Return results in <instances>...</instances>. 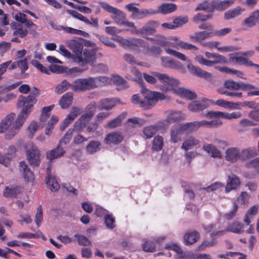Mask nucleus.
Wrapping results in <instances>:
<instances>
[{
  "instance_id": "obj_1",
  "label": "nucleus",
  "mask_w": 259,
  "mask_h": 259,
  "mask_svg": "<svg viewBox=\"0 0 259 259\" xmlns=\"http://www.w3.org/2000/svg\"><path fill=\"white\" fill-rule=\"evenodd\" d=\"M38 94V90L34 87L27 97L23 96H20L19 97L18 104L19 107H22V109L17 117V128L20 127L23 124L31 113L32 108L36 103V98Z\"/></svg>"
},
{
  "instance_id": "obj_2",
  "label": "nucleus",
  "mask_w": 259,
  "mask_h": 259,
  "mask_svg": "<svg viewBox=\"0 0 259 259\" xmlns=\"http://www.w3.org/2000/svg\"><path fill=\"white\" fill-rule=\"evenodd\" d=\"M224 88L220 93L233 98H241L242 93L239 90L249 92L256 89V87L250 83L243 81L236 82L231 79L227 80L224 83Z\"/></svg>"
},
{
  "instance_id": "obj_3",
  "label": "nucleus",
  "mask_w": 259,
  "mask_h": 259,
  "mask_svg": "<svg viewBox=\"0 0 259 259\" xmlns=\"http://www.w3.org/2000/svg\"><path fill=\"white\" fill-rule=\"evenodd\" d=\"M141 93L145 98L144 101L140 100L138 95L135 94L132 96V102L139 104L145 109H150L153 108L159 100L164 99V95L157 92H152L142 87Z\"/></svg>"
},
{
  "instance_id": "obj_4",
  "label": "nucleus",
  "mask_w": 259,
  "mask_h": 259,
  "mask_svg": "<svg viewBox=\"0 0 259 259\" xmlns=\"http://www.w3.org/2000/svg\"><path fill=\"white\" fill-rule=\"evenodd\" d=\"M7 131L6 138L12 139L16 134V119L15 113H11L4 118L0 123V133Z\"/></svg>"
},
{
  "instance_id": "obj_5",
  "label": "nucleus",
  "mask_w": 259,
  "mask_h": 259,
  "mask_svg": "<svg viewBox=\"0 0 259 259\" xmlns=\"http://www.w3.org/2000/svg\"><path fill=\"white\" fill-rule=\"evenodd\" d=\"M26 159L32 167L39 166L41 161V154L37 147L33 143H28L25 146Z\"/></svg>"
},
{
  "instance_id": "obj_6",
  "label": "nucleus",
  "mask_w": 259,
  "mask_h": 259,
  "mask_svg": "<svg viewBox=\"0 0 259 259\" xmlns=\"http://www.w3.org/2000/svg\"><path fill=\"white\" fill-rule=\"evenodd\" d=\"M154 75L162 84L161 85L160 89L164 92L168 91H173L177 89V85L179 84V81L166 74L156 72Z\"/></svg>"
},
{
  "instance_id": "obj_7",
  "label": "nucleus",
  "mask_w": 259,
  "mask_h": 259,
  "mask_svg": "<svg viewBox=\"0 0 259 259\" xmlns=\"http://www.w3.org/2000/svg\"><path fill=\"white\" fill-rule=\"evenodd\" d=\"M35 24L27 19L25 14L19 13L17 14V37H25L28 32V28Z\"/></svg>"
},
{
  "instance_id": "obj_8",
  "label": "nucleus",
  "mask_w": 259,
  "mask_h": 259,
  "mask_svg": "<svg viewBox=\"0 0 259 259\" xmlns=\"http://www.w3.org/2000/svg\"><path fill=\"white\" fill-rule=\"evenodd\" d=\"M100 4L104 10L111 14V18L117 24L119 25L123 22L124 18H126V15L124 12L107 3L102 2Z\"/></svg>"
},
{
  "instance_id": "obj_9",
  "label": "nucleus",
  "mask_w": 259,
  "mask_h": 259,
  "mask_svg": "<svg viewBox=\"0 0 259 259\" xmlns=\"http://www.w3.org/2000/svg\"><path fill=\"white\" fill-rule=\"evenodd\" d=\"M213 60H208L205 59L202 56L198 55L195 57V60L200 65L211 67L214 64L222 63L227 64L228 63L227 59L219 54L214 53L212 58Z\"/></svg>"
},
{
  "instance_id": "obj_10",
  "label": "nucleus",
  "mask_w": 259,
  "mask_h": 259,
  "mask_svg": "<svg viewBox=\"0 0 259 259\" xmlns=\"http://www.w3.org/2000/svg\"><path fill=\"white\" fill-rule=\"evenodd\" d=\"M66 44L68 47L74 53L76 60L79 63L83 62L82 58L83 46L81 42L77 40L71 39L67 40Z\"/></svg>"
},
{
  "instance_id": "obj_11",
  "label": "nucleus",
  "mask_w": 259,
  "mask_h": 259,
  "mask_svg": "<svg viewBox=\"0 0 259 259\" xmlns=\"http://www.w3.org/2000/svg\"><path fill=\"white\" fill-rule=\"evenodd\" d=\"M80 113L81 109L80 108L73 106L71 108L69 114L64 119L61 125L60 130L64 131Z\"/></svg>"
},
{
  "instance_id": "obj_12",
  "label": "nucleus",
  "mask_w": 259,
  "mask_h": 259,
  "mask_svg": "<svg viewBox=\"0 0 259 259\" xmlns=\"http://www.w3.org/2000/svg\"><path fill=\"white\" fill-rule=\"evenodd\" d=\"M19 170L20 174L22 176L25 181L32 182L34 180L33 172L30 170L25 161L19 162Z\"/></svg>"
},
{
  "instance_id": "obj_13",
  "label": "nucleus",
  "mask_w": 259,
  "mask_h": 259,
  "mask_svg": "<svg viewBox=\"0 0 259 259\" xmlns=\"http://www.w3.org/2000/svg\"><path fill=\"white\" fill-rule=\"evenodd\" d=\"M211 102L210 100L206 98L200 100L193 101L190 103L188 108L193 112H199L207 108Z\"/></svg>"
},
{
  "instance_id": "obj_14",
  "label": "nucleus",
  "mask_w": 259,
  "mask_h": 259,
  "mask_svg": "<svg viewBox=\"0 0 259 259\" xmlns=\"http://www.w3.org/2000/svg\"><path fill=\"white\" fill-rule=\"evenodd\" d=\"M162 65L166 68H169L177 70H183L184 68L182 64L176 60H172L168 57H161V58Z\"/></svg>"
},
{
  "instance_id": "obj_15",
  "label": "nucleus",
  "mask_w": 259,
  "mask_h": 259,
  "mask_svg": "<svg viewBox=\"0 0 259 259\" xmlns=\"http://www.w3.org/2000/svg\"><path fill=\"white\" fill-rule=\"evenodd\" d=\"M158 23L154 20H150L146 22L141 28V35H152L156 32Z\"/></svg>"
},
{
  "instance_id": "obj_16",
  "label": "nucleus",
  "mask_w": 259,
  "mask_h": 259,
  "mask_svg": "<svg viewBox=\"0 0 259 259\" xmlns=\"http://www.w3.org/2000/svg\"><path fill=\"white\" fill-rule=\"evenodd\" d=\"M240 184V180L238 176L234 174L228 176L226 186L225 187L226 193H229L231 190L238 188Z\"/></svg>"
},
{
  "instance_id": "obj_17",
  "label": "nucleus",
  "mask_w": 259,
  "mask_h": 259,
  "mask_svg": "<svg viewBox=\"0 0 259 259\" xmlns=\"http://www.w3.org/2000/svg\"><path fill=\"white\" fill-rule=\"evenodd\" d=\"M46 183L52 191H56L60 188V185L55 180V177L51 174V169L50 166L47 169Z\"/></svg>"
},
{
  "instance_id": "obj_18",
  "label": "nucleus",
  "mask_w": 259,
  "mask_h": 259,
  "mask_svg": "<svg viewBox=\"0 0 259 259\" xmlns=\"http://www.w3.org/2000/svg\"><path fill=\"white\" fill-rule=\"evenodd\" d=\"M122 140L123 136L120 133L113 132L106 136L104 143L107 145H116L120 143Z\"/></svg>"
},
{
  "instance_id": "obj_19",
  "label": "nucleus",
  "mask_w": 259,
  "mask_h": 259,
  "mask_svg": "<svg viewBox=\"0 0 259 259\" xmlns=\"http://www.w3.org/2000/svg\"><path fill=\"white\" fill-rule=\"evenodd\" d=\"M225 159L227 161L234 163L240 159L239 149L237 147H231L225 151Z\"/></svg>"
},
{
  "instance_id": "obj_20",
  "label": "nucleus",
  "mask_w": 259,
  "mask_h": 259,
  "mask_svg": "<svg viewBox=\"0 0 259 259\" xmlns=\"http://www.w3.org/2000/svg\"><path fill=\"white\" fill-rule=\"evenodd\" d=\"M116 101L113 99L106 98L101 100L98 103L97 108L99 110L102 111L110 110L116 106Z\"/></svg>"
},
{
  "instance_id": "obj_21",
  "label": "nucleus",
  "mask_w": 259,
  "mask_h": 259,
  "mask_svg": "<svg viewBox=\"0 0 259 259\" xmlns=\"http://www.w3.org/2000/svg\"><path fill=\"white\" fill-rule=\"evenodd\" d=\"M187 68L191 74L195 75L198 77L208 78L211 76V74L210 73L206 72L200 68L193 65H188Z\"/></svg>"
},
{
  "instance_id": "obj_22",
  "label": "nucleus",
  "mask_w": 259,
  "mask_h": 259,
  "mask_svg": "<svg viewBox=\"0 0 259 259\" xmlns=\"http://www.w3.org/2000/svg\"><path fill=\"white\" fill-rule=\"evenodd\" d=\"M230 62L237 63L241 65H243L248 67H255L259 68V65L254 64L251 61L243 56H233L229 59Z\"/></svg>"
},
{
  "instance_id": "obj_23",
  "label": "nucleus",
  "mask_w": 259,
  "mask_h": 259,
  "mask_svg": "<svg viewBox=\"0 0 259 259\" xmlns=\"http://www.w3.org/2000/svg\"><path fill=\"white\" fill-rule=\"evenodd\" d=\"M183 119V114L180 111H170L168 114L167 119L162 123L163 125L168 126L171 122H175Z\"/></svg>"
},
{
  "instance_id": "obj_24",
  "label": "nucleus",
  "mask_w": 259,
  "mask_h": 259,
  "mask_svg": "<svg viewBox=\"0 0 259 259\" xmlns=\"http://www.w3.org/2000/svg\"><path fill=\"white\" fill-rule=\"evenodd\" d=\"M91 119L81 115V116L74 122V130L79 133L83 132Z\"/></svg>"
},
{
  "instance_id": "obj_25",
  "label": "nucleus",
  "mask_w": 259,
  "mask_h": 259,
  "mask_svg": "<svg viewBox=\"0 0 259 259\" xmlns=\"http://www.w3.org/2000/svg\"><path fill=\"white\" fill-rule=\"evenodd\" d=\"M199 238V234L195 231L186 233L183 237L184 243L186 245L195 243Z\"/></svg>"
},
{
  "instance_id": "obj_26",
  "label": "nucleus",
  "mask_w": 259,
  "mask_h": 259,
  "mask_svg": "<svg viewBox=\"0 0 259 259\" xmlns=\"http://www.w3.org/2000/svg\"><path fill=\"white\" fill-rule=\"evenodd\" d=\"M203 149L207 153L210 154L213 158H221L222 157V154L221 151L213 145L211 144H206L203 146Z\"/></svg>"
},
{
  "instance_id": "obj_27",
  "label": "nucleus",
  "mask_w": 259,
  "mask_h": 259,
  "mask_svg": "<svg viewBox=\"0 0 259 259\" xmlns=\"http://www.w3.org/2000/svg\"><path fill=\"white\" fill-rule=\"evenodd\" d=\"M213 36V32L207 31H203L197 32L194 33L193 35L190 36V39L194 40L196 41L201 42L202 40L209 38Z\"/></svg>"
},
{
  "instance_id": "obj_28",
  "label": "nucleus",
  "mask_w": 259,
  "mask_h": 259,
  "mask_svg": "<svg viewBox=\"0 0 259 259\" xmlns=\"http://www.w3.org/2000/svg\"><path fill=\"white\" fill-rule=\"evenodd\" d=\"M259 21V9L253 12L249 17L245 18L243 24L249 27L254 26Z\"/></svg>"
},
{
  "instance_id": "obj_29",
  "label": "nucleus",
  "mask_w": 259,
  "mask_h": 259,
  "mask_svg": "<svg viewBox=\"0 0 259 259\" xmlns=\"http://www.w3.org/2000/svg\"><path fill=\"white\" fill-rule=\"evenodd\" d=\"M199 143L200 142L198 139L191 136L184 141L181 146V149L184 150L185 151H188L189 150H190L194 147L198 145Z\"/></svg>"
},
{
  "instance_id": "obj_30",
  "label": "nucleus",
  "mask_w": 259,
  "mask_h": 259,
  "mask_svg": "<svg viewBox=\"0 0 259 259\" xmlns=\"http://www.w3.org/2000/svg\"><path fill=\"white\" fill-rule=\"evenodd\" d=\"M174 93L188 99H193L196 98V95L195 93L183 88H177V89H174Z\"/></svg>"
},
{
  "instance_id": "obj_31",
  "label": "nucleus",
  "mask_w": 259,
  "mask_h": 259,
  "mask_svg": "<svg viewBox=\"0 0 259 259\" xmlns=\"http://www.w3.org/2000/svg\"><path fill=\"white\" fill-rule=\"evenodd\" d=\"M64 153L65 151L59 144L56 148L48 152L46 157L49 160H52L63 156Z\"/></svg>"
},
{
  "instance_id": "obj_32",
  "label": "nucleus",
  "mask_w": 259,
  "mask_h": 259,
  "mask_svg": "<svg viewBox=\"0 0 259 259\" xmlns=\"http://www.w3.org/2000/svg\"><path fill=\"white\" fill-rule=\"evenodd\" d=\"M184 132L181 129V126H175L171 128L170 141L172 143H177L181 140V135Z\"/></svg>"
},
{
  "instance_id": "obj_33",
  "label": "nucleus",
  "mask_w": 259,
  "mask_h": 259,
  "mask_svg": "<svg viewBox=\"0 0 259 259\" xmlns=\"http://www.w3.org/2000/svg\"><path fill=\"white\" fill-rule=\"evenodd\" d=\"M234 2V0H226L223 2L212 0L213 11L214 10H224L229 7L230 5L233 4Z\"/></svg>"
},
{
  "instance_id": "obj_34",
  "label": "nucleus",
  "mask_w": 259,
  "mask_h": 259,
  "mask_svg": "<svg viewBox=\"0 0 259 259\" xmlns=\"http://www.w3.org/2000/svg\"><path fill=\"white\" fill-rule=\"evenodd\" d=\"M126 115V112H122L115 118L108 122L106 127L109 128H114L120 126L122 121L125 118Z\"/></svg>"
},
{
  "instance_id": "obj_35",
  "label": "nucleus",
  "mask_w": 259,
  "mask_h": 259,
  "mask_svg": "<svg viewBox=\"0 0 259 259\" xmlns=\"http://www.w3.org/2000/svg\"><path fill=\"white\" fill-rule=\"evenodd\" d=\"M73 99V94L71 92H68L62 96L59 104L61 108L66 109L71 104Z\"/></svg>"
},
{
  "instance_id": "obj_36",
  "label": "nucleus",
  "mask_w": 259,
  "mask_h": 259,
  "mask_svg": "<svg viewBox=\"0 0 259 259\" xmlns=\"http://www.w3.org/2000/svg\"><path fill=\"white\" fill-rule=\"evenodd\" d=\"M256 154V151L253 148H248L242 150L241 151L239 150L240 159L241 160H245L249 158L254 156Z\"/></svg>"
},
{
  "instance_id": "obj_37",
  "label": "nucleus",
  "mask_w": 259,
  "mask_h": 259,
  "mask_svg": "<svg viewBox=\"0 0 259 259\" xmlns=\"http://www.w3.org/2000/svg\"><path fill=\"white\" fill-rule=\"evenodd\" d=\"M177 8V6L174 4H163L159 7L158 12L166 14L175 11Z\"/></svg>"
},
{
  "instance_id": "obj_38",
  "label": "nucleus",
  "mask_w": 259,
  "mask_h": 259,
  "mask_svg": "<svg viewBox=\"0 0 259 259\" xmlns=\"http://www.w3.org/2000/svg\"><path fill=\"white\" fill-rule=\"evenodd\" d=\"M244 11V9H242L240 7H237L232 10L227 11L225 13L224 17L225 19L229 20L238 16Z\"/></svg>"
},
{
  "instance_id": "obj_39",
  "label": "nucleus",
  "mask_w": 259,
  "mask_h": 259,
  "mask_svg": "<svg viewBox=\"0 0 259 259\" xmlns=\"http://www.w3.org/2000/svg\"><path fill=\"white\" fill-rule=\"evenodd\" d=\"M97 106L98 105H97L95 102H91L86 106L85 108V112L82 115L92 119L95 113Z\"/></svg>"
},
{
  "instance_id": "obj_40",
  "label": "nucleus",
  "mask_w": 259,
  "mask_h": 259,
  "mask_svg": "<svg viewBox=\"0 0 259 259\" xmlns=\"http://www.w3.org/2000/svg\"><path fill=\"white\" fill-rule=\"evenodd\" d=\"M243 225L242 223L234 222L229 225L226 229L227 232L241 234L243 232Z\"/></svg>"
},
{
  "instance_id": "obj_41",
  "label": "nucleus",
  "mask_w": 259,
  "mask_h": 259,
  "mask_svg": "<svg viewBox=\"0 0 259 259\" xmlns=\"http://www.w3.org/2000/svg\"><path fill=\"white\" fill-rule=\"evenodd\" d=\"M163 146V139L160 136H156L153 140L152 150L156 151L161 150Z\"/></svg>"
},
{
  "instance_id": "obj_42",
  "label": "nucleus",
  "mask_w": 259,
  "mask_h": 259,
  "mask_svg": "<svg viewBox=\"0 0 259 259\" xmlns=\"http://www.w3.org/2000/svg\"><path fill=\"white\" fill-rule=\"evenodd\" d=\"M16 67V63L13 62L12 63L11 61H9L0 64V80L3 78L2 75L6 71L7 68H9L10 70H12L15 69Z\"/></svg>"
},
{
  "instance_id": "obj_43",
  "label": "nucleus",
  "mask_w": 259,
  "mask_h": 259,
  "mask_svg": "<svg viewBox=\"0 0 259 259\" xmlns=\"http://www.w3.org/2000/svg\"><path fill=\"white\" fill-rule=\"evenodd\" d=\"M101 143L98 141H91L86 147L87 151L90 154L94 153L100 150Z\"/></svg>"
},
{
  "instance_id": "obj_44",
  "label": "nucleus",
  "mask_w": 259,
  "mask_h": 259,
  "mask_svg": "<svg viewBox=\"0 0 259 259\" xmlns=\"http://www.w3.org/2000/svg\"><path fill=\"white\" fill-rule=\"evenodd\" d=\"M197 123V121L184 123L181 125V129L183 130L184 132L188 133L195 131L199 128Z\"/></svg>"
},
{
  "instance_id": "obj_45",
  "label": "nucleus",
  "mask_w": 259,
  "mask_h": 259,
  "mask_svg": "<svg viewBox=\"0 0 259 259\" xmlns=\"http://www.w3.org/2000/svg\"><path fill=\"white\" fill-rule=\"evenodd\" d=\"M158 126L156 125H151L146 126L143 130V134L146 138L150 139L152 138L158 131Z\"/></svg>"
},
{
  "instance_id": "obj_46",
  "label": "nucleus",
  "mask_w": 259,
  "mask_h": 259,
  "mask_svg": "<svg viewBox=\"0 0 259 259\" xmlns=\"http://www.w3.org/2000/svg\"><path fill=\"white\" fill-rule=\"evenodd\" d=\"M85 90H90L97 88L96 84H98L97 79H94V77H90L87 78H83Z\"/></svg>"
},
{
  "instance_id": "obj_47",
  "label": "nucleus",
  "mask_w": 259,
  "mask_h": 259,
  "mask_svg": "<svg viewBox=\"0 0 259 259\" xmlns=\"http://www.w3.org/2000/svg\"><path fill=\"white\" fill-rule=\"evenodd\" d=\"M71 86H72V85L66 79H64L56 87L55 92L57 94H61L68 90Z\"/></svg>"
},
{
  "instance_id": "obj_48",
  "label": "nucleus",
  "mask_w": 259,
  "mask_h": 259,
  "mask_svg": "<svg viewBox=\"0 0 259 259\" xmlns=\"http://www.w3.org/2000/svg\"><path fill=\"white\" fill-rule=\"evenodd\" d=\"M164 50L168 55L174 56L182 61H187V58L186 57V56L180 52H179L169 48H165Z\"/></svg>"
},
{
  "instance_id": "obj_49",
  "label": "nucleus",
  "mask_w": 259,
  "mask_h": 259,
  "mask_svg": "<svg viewBox=\"0 0 259 259\" xmlns=\"http://www.w3.org/2000/svg\"><path fill=\"white\" fill-rule=\"evenodd\" d=\"M58 121V117L56 116L53 115L48 121L46 129L45 130V134L47 135H50L52 133V130L54 128V126L56 124Z\"/></svg>"
},
{
  "instance_id": "obj_50",
  "label": "nucleus",
  "mask_w": 259,
  "mask_h": 259,
  "mask_svg": "<svg viewBox=\"0 0 259 259\" xmlns=\"http://www.w3.org/2000/svg\"><path fill=\"white\" fill-rule=\"evenodd\" d=\"M129 49H134L135 47L145 46V41L141 38H130Z\"/></svg>"
},
{
  "instance_id": "obj_51",
  "label": "nucleus",
  "mask_w": 259,
  "mask_h": 259,
  "mask_svg": "<svg viewBox=\"0 0 259 259\" xmlns=\"http://www.w3.org/2000/svg\"><path fill=\"white\" fill-rule=\"evenodd\" d=\"M196 11L205 10L207 12H213L212 1L208 3L205 1L200 4L195 9Z\"/></svg>"
},
{
  "instance_id": "obj_52",
  "label": "nucleus",
  "mask_w": 259,
  "mask_h": 259,
  "mask_svg": "<svg viewBox=\"0 0 259 259\" xmlns=\"http://www.w3.org/2000/svg\"><path fill=\"white\" fill-rule=\"evenodd\" d=\"M54 105L44 107L42 108L40 119L41 121H45L50 115V112L54 108Z\"/></svg>"
},
{
  "instance_id": "obj_53",
  "label": "nucleus",
  "mask_w": 259,
  "mask_h": 259,
  "mask_svg": "<svg viewBox=\"0 0 259 259\" xmlns=\"http://www.w3.org/2000/svg\"><path fill=\"white\" fill-rule=\"evenodd\" d=\"M74 237L76 238L78 244L82 246L91 245V241L85 236L80 234H75Z\"/></svg>"
},
{
  "instance_id": "obj_54",
  "label": "nucleus",
  "mask_w": 259,
  "mask_h": 259,
  "mask_svg": "<svg viewBox=\"0 0 259 259\" xmlns=\"http://www.w3.org/2000/svg\"><path fill=\"white\" fill-rule=\"evenodd\" d=\"M72 89L74 91H85L84 85L83 78L75 79L73 82V85Z\"/></svg>"
},
{
  "instance_id": "obj_55",
  "label": "nucleus",
  "mask_w": 259,
  "mask_h": 259,
  "mask_svg": "<svg viewBox=\"0 0 259 259\" xmlns=\"http://www.w3.org/2000/svg\"><path fill=\"white\" fill-rule=\"evenodd\" d=\"M188 21V18L187 16L178 17L173 20L172 23L175 29L181 27L183 25L187 23Z\"/></svg>"
},
{
  "instance_id": "obj_56",
  "label": "nucleus",
  "mask_w": 259,
  "mask_h": 259,
  "mask_svg": "<svg viewBox=\"0 0 259 259\" xmlns=\"http://www.w3.org/2000/svg\"><path fill=\"white\" fill-rule=\"evenodd\" d=\"M104 222L106 227L110 229L115 227V219L112 214H105Z\"/></svg>"
},
{
  "instance_id": "obj_57",
  "label": "nucleus",
  "mask_w": 259,
  "mask_h": 259,
  "mask_svg": "<svg viewBox=\"0 0 259 259\" xmlns=\"http://www.w3.org/2000/svg\"><path fill=\"white\" fill-rule=\"evenodd\" d=\"M42 210L41 205H39L37 208L36 213L35 214L34 221L38 227L40 226V224L42 221Z\"/></svg>"
},
{
  "instance_id": "obj_58",
  "label": "nucleus",
  "mask_w": 259,
  "mask_h": 259,
  "mask_svg": "<svg viewBox=\"0 0 259 259\" xmlns=\"http://www.w3.org/2000/svg\"><path fill=\"white\" fill-rule=\"evenodd\" d=\"M155 247V246L153 241L144 240V243L142 245V248L145 251L154 252Z\"/></svg>"
},
{
  "instance_id": "obj_59",
  "label": "nucleus",
  "mask_w": 259,
  "mask_h": 259,
  "mask_svg": "<svg viewBox=\"0 0 259 259\" xmlns=\"http://www.w3.org/2000/svg\"><path fill=\"white\" fill-rule=\"evenodd\" d=\"M217 241L213 238L211 241L205 240L198 247V250H204L207 247H212L217 244Z\"/></svg>"
},
{
  "instance_id": "obj_60",
  "label": "nucleus",
  "mask_w": 259,
  "mask_h": 259,
  "mask_svg": "<svg viewBox=\"0 0 259 259\" xmlns=\"http://www.w3.org/2000/svg\"><path fill=\"white\" fill-rule=\"evenodd\" d=\"M127 122L132 123L131 126H135L136 125H138L139 126H141L145 123L146 120L141 118L134 117L128 118L127 119Z\"/></svg>"
},
{
  "instance_id": "obj_61",
  "label": "nucleus",
  "mask_w": 259,
  "mask_h": 259,
  "mask_svg": "<svg viewBox=\"0 0 259 259\" xmlns=\"http://www.w3.org/2000/svg\"><path fill=\"white\" fill-rule=\"evenodd\" d=\"M224 186V184L223 183L220 182H217L203 189L207 192H212L220 190V189L222 188Z\"/></svg>"
},
{
  "instance_id": "obj_62",
  "label": "nucleus",
  "mask_w": 259,
  "mask_h": 259,
  "mask_svg": "<svg viewBox=\"0 0 259 259\" xmlns=\"http://www.w3.org/2000/svg\"><path fill=\"white\" fill-rule=\"evenodd\" d=\"M242 116L240 112H233L232 113L223 112V118L226 119H237Z\"/></svg>"
},
{
  "instance_id": "obj_63",
  "label": "nucleus",
  "mask_w": 259,
  "mask_h": 259,
  "mask_svg": "<svg viewBox=\"0 0 259 259\" xmlns=\"http://www.w3.org/2000/svg\"><path fill=\"white\" fill-rule=\"evenodd\" d=\"M147 52L155 56H158L161 54L162 51L159 47L152 46L147 48Z\"/></svg>"
},
{
  "instance_id": "obj_64",
  "label": "nucleus",
  "mask_w": 259,
  "mask_h": 259,
  "mask_svg": "<svg viewBox=\"0 0 259 259\" xmlns=\"http://www.w3.org/2000/svg\"><path fill=\"white\" fill-rule=\"evenodd\" d=\"M249 198V195L246 192H243L237 197V201L238 204H245L247 203Z\"/></svg>"
}]
</instances>
